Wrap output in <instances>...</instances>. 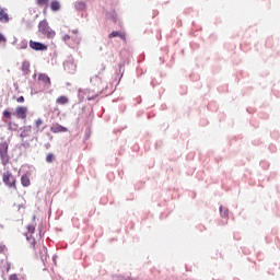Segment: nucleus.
Here are the masks:
<instances>
[{
  "label": "nucleus",
  "instance_id": "6ab92c4d",
  "mask_svg": "<svg viewBox=\"0 0 280 280\" xmlns=\"http://www.w3.org/2000/svg\"><path fill=\"white\" fill-rule=\"evenodd\" d=\"M43 124V119L38 118L35 120V127L37 128V130L40 129V125Z\"/></svg>",
  "mask_w": 280,
  "mask_h": 280
},
{
  "label": "nucleus",
  "instance_id": "393cba45",
  "mask_svg": "<svg viewBox=\"0 0 280 280\" xmlns=\"http://www.w3.org/2000/svg\"><path fill=\"white\" fill-rule=\"evenodd\" d=\"M16 102H18L19 104H23V102H25V97L20 96V97L16 98Z\"/></svg>",
  "mask_w": 280,
  "mask_h": 280
},
{
  "label": "nucleus",
  "instance_id": "7ed1b4c3",
  "mask_svg": "<svg viewBox=\"0 0 280 280\" xmlns=\"http://www.w3.org/2000/svg\"><path fill=\"white\" fill-rule=\"evenodd\" d=\"M2 182L10 189H16V177L10 171L2 174Z\"/></svg>",
  "mask_w": 280,
  "mask_h": 280
},
{
  "label": "nucleus",
  "instance_id": "dca6fc26",
  "mask_svg": "<svg viewBox=\"0 0 280 280\" xmlns=\"http://www.w3.org/2000/svg\"><path fill=\"white\" fill-rule=\"evenodd\" d=\"M56 102L63 106L65 104H69V98L67 96H59Z\"/></svg>",
  "mask_w": 280,
  "mask_h": 280
},
{
  "label": "nucleus",
  "instance_id": "39448f33",
  "mask_svg": "<svg viewBox=\"0 0 280 280\" xmlns=\"http://www.w3.org/2000/svg\"><path fill=\"white\" fill-rule=\"evenodd\" d=\"M13 115H15V117H18V119H27V107H25V106L16 107Z\"/></svg>",
  "mask_w": 280,
  "mask_h": 280
},
{
  "label": "nucleus",
  "instance_id": "a878e982",
  "mask_svg": "<svg viewBox=\"0 0 280 280\" xmlns=\"http://www.w3.org/2000/svg\"><path fill=\"white\" fill-rule=\"evenodd\" d=\"M95 97H97V95L89 96V97H88V101H89V102H92L93 100H95Z\"/></svg>",
  "mask_w": 280,
  "mask_h": 280
},
{
  "label": "nucleus",
  "instance_id": "20e7f679",
  "mask_svg": "<svg viewBox=\"0 0 280 280\" xmlns=\"http://www.w3.org/2000/svg\"><path fill=\"white\" fill-rule=\"evenodd\" d=\"M8 142H0V160L2 165H8L10 163V154H8Z\"/></svg>",
  "mask_w": 280,
  "mask_h": 280
},
{
  "label": "nucleus",
  "instance_id": "f3484780",
  "mask_svg": "<svg viewBox=\"0 0 280 280\" xmlns=\"http://www.w3.org/2000/svg\"><path fill=\"white\" fill-rule=\"evenodd\" d=\"M75 8L78 10H84L86 8V4L82 1L77 2Z\"/></svg>",
  "mask_w": 280,
  "mask_h": 280
},
{
  "label": "nucleus",
  "instance_id": "a211bd4d",
  "mask_svg": "<svg viewBox=\"0 0 280 280\" xmlns=\"http://www.w3.org/2000/svg\"><path fill=\"white\" fill-rule=\"evenodd\" d=\"M46 162L54 163V153H48V155L46 156Z\"/></svg>",
  "mask_w": 280,
  "mask_h": 280
},
{
  "label": "nucleus",
  "instance_id": "4468645a",
  "mask_svg": "<svg viewBox=\"0 0 280 280\" xmlns=\"http://www.w3.org/2000/svg\"><path fill=\"white\" fill-rule=\"evenodd\" d=\"M37 5H39L40 8H43V5H45L44 9V14L47 12V5H49V0H36Z\"/></svg>",
  "mask_w": 280,
  "mask_h": 280
},
{
  "label": "nucleus",
  "instance_id": "423d86ee",
  "mask_svg": "<svg viewBox=\"0 0 280 280\" xmlns=\"http://www.w3.org/2000/svg\"><path fill=\"white\" fill-rule=\"evenodd\" d=\"M30 47H31V49H34L35 51H47V45H45L40 42L30 40Z\"/></svg>",
  "mask_w": 280,
  "mask_h": 280
},
{
  "label": "nucleus",
  "instance_id": "412c9836",
  "mask_svg": "<svg viewBox=\"0 0 280 280\" xmlns=\"http://www.w3.org/2000/svg\"><path fill=\"white\" fill-rule=\"evenodd\" d=\"M3 117H7V119H10V117H12V113L10 110H4Z\"/></svg>",
  "mask_w": 280,
  "mask_h": 280
},
{
  "label": "nucleus",
  "instance_id": "0eeeda50",
  "mask_svg": "<svg viewBox=\"0 0 280 280\" xmlns=\"http://www.w3.org/2000/svg\"><path fill=\"white\" fill-rule=\"evenodd\" d=\"M38 82L44 84V86H51V79H49V77L45 73L38 74Z\"/></svg>",
  "mask_w": 280,
  "mask_h": 280
},
{
  "label": "nucleus",
  "instance_id": "9b49d317",
  "mask_svg": "<svg viewBox=\"0 0 280 280\" xmlns=\"http://www.w3.org/2000/svg\"><path fill=\"white\" fill-rule=\"evenodd\" d=\"M10 16L5 12V10L0 8V23H9Z\"/></svg>",
  "mask_w": 280,
  "mask_h": 280
},
{
  "label": "nucleus",
  "instance_id": "b1692460",
  "mask_svg": "<svg viewBox=\"0 0 280 280\" xmlns=\"http://www.w3.org/2000/svg\"><path fill=\"white\" fill-rule=\"evenodd\" d=\"M8 39L5 38V36H3V34L0 33V43H7Z\"/></svg>",
  "mask_w": 280,
  "mask_h": 280
},
{
  "label": "nucleus",
  "instance_id": "4be33fe9",
  "mask_svg": "<svg viewBox=\"0 0 280 280\" xmlns=\"http://www.w3.org/2000/svg\"><path fill=\"white\" fill-rule=\"evenodd\" d=\"M98 71H101V73H104V71H106V66L104 63L98 66Z\"/></svg>",
  "mask_w": 280,
  "mask_h": 280
},
{
  "label": "nucleus",
  "instance_id": "9d476101",
  "mask_svg": "<svg viewBox=\"0 0 280 280\" xmlns=\"http://www.w3.org/2000/svg\"><path fill=\"white\" fill-rule=\"evenodd\" d=\"M67 127H63L62 125H55L50 127V132H54V135H57L58 132H67Z\"/></svg>",
  "mask_w": 280,
  "mask_h": 280
},
{
  "label": "nucleus",
  "instance_id": "ddd939ff",
  "mask_svg": "<svg viewBox=\"0 0 280 280\" xmlns=\"http://www.w3.org/2000/svg\"><path fill=\"white\" fill-rule=\"evenodd\" d=\"M21 183H22L23 187H30V185H32V182L30 180L28 175H23L21 177Z\"/></svg>",
  "mask_w": 280,
  "mask_h": 280
},
{
  "label": "nucleus",
  "instance_id": "bb28decb",
  "mask_svg": "<svg viewBox=\"0 0 280 280\" xmlns=\"http://www.w3.org/2000/svg\"><path fill=\"white\" fill-rule=\"evenodd\" d=\"M4 248V246H0V253H3Z\"/></svg>",
  "mask_w": 280,
  "mask_h": 280
},
{
  "label": "nucleus",
  "instance_id": "f03ea898",
  "mask_svg": "<svg viewBox=\"0 0 280 280\" xmlns=\"http://www.w3.org/2000/svg\"><path fill=\"white\" fill-rule=\"evenodd\" d=\"M38 32L46 36V38H55L56 37V31L51 30L49 26V22L47 20H43L38 24Z\"/></svg>",
  "mask_w": 280,
  "mask_h": 280
},
{
  "label": "nucleus",
  "instance_id": "cd10ccee",
  "mask_svg": "<svg viewBox=\"0 0 280 280\" xmlns=\"http://www.w3.org/2000/svg\"><path fill=\"white\" fill-rule=\"evenodd\" d=\"M44 253H47V248L43 247Z\"/></svg>",
  "mask_w": 280,
  "mask_h": 280
},
{
  "label": "nucleus",
  "instance_id": "6e6552de",
  "mask_svg": "<svg viewBox=\"0 0 280 280\" xmlns=\"http://www.w3.org/2000/svg\"><path fill=\"white\" fill-rule=\"evenodd\" d=\"M72 34L74 36H71V35L63 36L65 43H69V40H73V43H80V37L78 36V30L72 31Z\"/></svg>",
  "mask_w": 280,
  "mask_h": 280
},
{
  "label": "nucleus",
  "instance_id": "2eb2a0df",
  "mask_svg": "<svg viewBox=\"0 0 280 280\" xmlns=\"http://www.w3.org/2000/svg\"><path fill=\"white\" fill-rule=\"evenodd\" d=\"M22 71L24 75H27L30 73V61H23Z\"/></svg>",
  "mask_w": 280,
  "mask_h": 280
},
{
  "label": "nucleus",
  "instance_id": "aec40b11",
  "mask_svg": "<svg viewBox=\"0 0 280 280\" xmlns=\"http://www.w3.org/2000/svg\"><path fill=\"white\" fill-rule=\"evenodd\" d=\"M221 215H222V218H229V210H226V209L222 210V208H221Z\"/></svg>",
  "mask_w": 280,
  "mask_h": 280
},
{
  "label": "nucleus",
  "instance_id": "1a4fd4ad",
  "mask_svg": "<svg viewBox=\"0 0 280 280\" xmlns=\"http://www.w3.org/2000/svg\"><path fill=\"white\" fill-rule=\"evenodd\" d=\"M108 38H120V40L126 42V33H121L120 31H114L108 35Z\"/></svg>",
  "mask_w": 280,
  "mask_h": 280
},
{
  "label": "nucleus",
  "instance_id": "5701e85b",
  "mask_svg": "<svg viewBox=\"0 0 280 280\" xmlns=\"http://www.w3.org/2000/svg\"><path fill=\"white\" fill-rule=\"evenodd\" d=\"M9 280H19V276L16 273H13L9 276Z\"/></svg>",
  "mask_w": 280,
  "mask_h": 280
},
{
  "label": "nucleus",
  "instance_id": "f257e3e1",
  "mask_svg": "<svg viewBox=\"0 0 280 280\" xmlns=\"http://www.w3.org/2000/svg\"><path fill=\"white\" fill-rule=\"evenodd\" d=\"M34 231L36 228L34 225H27V231L25 232L26 240L31 244V248L35 252L36 255H42L43 252L38 250L40 248V242L43 241V234L39 232L34 236Z\"/></svg>",
  "mask_w": 280,
  "mask_h": 280
},
{
  "label": "nucleus",
  "instance_id": "f8f14e48",
  "mask_svg": "<svg viewBox=\"0 0 280 280\" xmlns=\"http://www.w3.org/2000/svg\"><path fill=\"white\" fill-rule=\"evenodd\" d=\"M50 10L52 12H58V10H60V2L58 0H52L50 2Z\"/></svg>",
  "mask_w": 280,
  "mask_h": 280
}]
</instances>
